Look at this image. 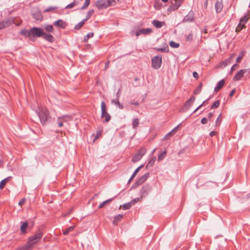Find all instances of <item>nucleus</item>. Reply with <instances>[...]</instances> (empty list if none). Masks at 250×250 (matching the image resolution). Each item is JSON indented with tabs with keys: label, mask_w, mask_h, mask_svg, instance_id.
I'll use <instances>...</instances> for the list:
<instances>
[{
	"label": "nucleus",
	"mask_w": 250,
	"mask_h": 250,
	"mask_svg": "<svg viewBox=\"0 0 250 250\" xmlns=\"http://www.w3.org/2000/svg\"><path fill=\"white\" fill-rule=\"evenodd\" d=\"M43 32V29L41 28L33 27L30 30H21L20 34L26 37H29L31 41H34L35 37H42Z\"/></svg>",
	"instance_id": "1"
},
{
	"label": "nucleus",
	"mask_w": 250,
	"mask_h": 250,
	"mask_svg": "<svg viewBox=\"0 0 250 250\" xmlns=\"http://www.w3.org/2000/svg\"><path fill=\"white\" fill-rule=\"evenodd\" d=\"M37 113L42 124L44 125L49 118V113L48 110L44 107L41 106L39 107Z\"/></svg>",
	"instance_id": "2"
},
{
	"label": "nucleus",
	"mask_w": 250,
	"mask_h": 250,
	"mask_svg": "<svg viewBox=\"0 0 250 250\" xmlns=\"http://www.w3.org/2000/svg\"><path fill=\"white\" fill-rule=\"evenodd\" d=\"M43 236L42 232L39 231L34 235L30 237L27 242V246L32 250L33 246L37 244L42 238Z\"/></svg>",
	"instance_id": "3"
},
{
	"label": "nucleus",
	"mask_w": 250,
	"mask_h": 250,
	"mask_svg": "<svg viewBox=\"0 0 250 250\" xmlns=\"http://www.w3.org/2000/svg\"><path fill=\"white\" fill-rule=\"evenodd\" d=\"M13 23H15L16 25L19 26L21 24V21L19 20V22L17 23L15 20L12 19V18H9L4 20L0 22V29L8 27Z\"/></svg>",
	"instance_id": "4"
},
{
	"label": "nucleus",
	"mask_w": 250,
	"mask_h": 250,
	"mask_svg": "<svg viewBox=\"0 0 250 250\" xmlns=\"http://www.w3.org/2000/svg\"><path fill=\"white\" fill-rule=\"evenodd\" d=\"M101 117L104 118L105 122H108L111 119V116L106 111V106L104 102L103 101L101 103Z\"/></svg>",
	"instance_id": "5"
},
{
	"label": "nucleus",
	"mask_w": 250,
	"mask_h": 250,
	"mask_svg": "<svg viewBox=\"0 0 250 250\" xmlns=\"http://www.w3.org/2000/svg\"><path fill=\"white\" fill-rule=\"evenodd\" d=\"M146 149L145 148H141L133 156L132 162L136 163L142 159L143 156L146 154Z\"/></svg>",
	"instance_id": "6"
},
{
	"label": "nucleus",
	"mask_w": 250,
	"mask_h": 250,
	"mask_svg": "<svg viewBox=\"0 0 250 250\" xmlns=\"http://www.w3.org/2000/svg\"><path fill=\"white\" fill-rule=\"evenodd\" d=\"M162 57L160 56H156L152 59V66L156 69H159L162 64Z\"/></svg>",
	"instance_id": "7"
},
{
	"label": "nucleus",
	"mask_w": 250,
	"mask_h": 250,
	"mask_svg": "<svg viewBox=\"0 0 250 250\" xmlns=\"http://www.w3.org/2000/svg\"><path fill=\"white\" fill-rule=\"evenodd\" d=\"M249 19V15H245L242 19L240 21V22L236 28V31L239 32L241 31L245 26V24L248 21Z\"/></svg>",
	"instance_id": "8"
},
{
	"label": "nucleus",
	"mask_w": 250,
	"mask_h": 250,
	"mask_svg": "<svg viewBox=\"0 0 250 250\" xmlns=\"http://www.w3.org/2000/svg\"><path fill=\"white\" fill-rule=\"evenodd\" d=\"M71 119L72 118L69 115H63L59 117L57 120L59 127L62 126L63 122H67L71 120Z\"/></svg>",
	"instance_id": "9"
},
{
	"label": "nucleus",
	"mask_w": 250,
	"mask_h": 250,
	"mask_svg": "<svg viewBox=\"0 0 250 250\" xmlns=\"http://www.w3.org/2000/svg\"><path fill=\"white\" fill-rule=\"evenodd\" d=\"M95 5L99 9L106 8L109 6L106 0H97L95 2Z\"/></svg>",
	"instance_id": "10"
},
{
	"label": "nucleus",
	"mask_w": 250,
	"mask_h": 250,
	"mask_svg": "<svg viewBox=\"0 0 250 250\" xmlns=\"http://www.w3.org/2000/svg\"><path fill=\"white\" fill-rule=\"evenodd\" d=\"M247 71V69H241L239 70L234 76L233 80L238 81H239L244 76V74Z\"/></svg>",
	"instance_id": "11"
},
{
	"label": "nucleus",
	"mask_w": 250,
	"mask_h": 250,
	"mask_svg": "<svg viewBox=\"0 0 250 250\" xmlns=\"http://www.w3.org/2000/svg\"><path fill=\"white\" fill-rule=\"evenodd\" d=\"M152 32V29L148 28L146 29H141L137 31L136 33V36L138 37L141 34L147 35Z\"/></svg>",
	"instance_id": "12"
},
{
	"label": "nucleus",
	"mask_w": 250,
	"mask_h": 250,
	"mask_svg": "<svg viewBox=\"0 0 250 250\" xmlns=\"http://www.w3.org/2000/svg\"><path fill=\"white\" fill-rule=\"evenodd\" d=\"M215 10L217 13H220L223 8L222 0H217L215 5Z\"/></svg>",
	"instance_id": "13"
},
{
	"label": "nucleus",
	"mask_w": 250,
	"mask_h": 250,
	"mask_svg": "<svg viewBox=\"0 0 250 250\" xmlns=\"http://www.w3.org/2000/svg\"><path fill=\"white\" fill-rule=\"evenodd\" d=\"M54 24L56 27H61L62 29H64L67 26L66 23L62 20H59L55 21L54 22Z\"/></svg>",
	"instance_id": "14"
},
{
	"label": "nucleus",
	"mask_w": 250,
	"mask_h": 250,
	"mask_svg": "<svg viewBox=\"0 0 250 250\" xmlns=\"http://www.w3.org/2000/svg\"><path fill=\"white\" fill-rule=\"evenodd\" d=\"M42 37L44 40H45L46 41H47V42H54V41L55 40L54 38L53 37V36H52L50 34H47V33H45L44 32H43V33Z\"/></svg>",
	"instance_id": "15"
},
{
	"label": "nucleus",
	"mask_w": 250,
	"mask_h": 250,
	"mask_svg": "<svg viewBox=\"0 0 250 250\" xmlns=\"http://www.w3.org/2000/svg\"><path fill=\"white\" fill-rule=\"evenodd\" d=\"M152 23L157 28H160L165 25L164 21H160L156 20L153 21Z\"/></svg>",
	"instance_id": "16"
},
{
	"label": "nucleus",
	"mask_w": 250,
	"mask_h": 250,
	"mask_svg": "<svg viewBox=\"0 0 250 250\" xmlns=\"http://www.w3.org/2000/svg\"><path fill=\"white\" fill-rule=\"evenodd\" d=\"M149 173H146L144 175H143L137 182L138 184H143L148 177Z\"/></svg>",
	"instance_id": "17"
},
{
	"label": "nucleus",
	"mask_w": 250,
	"mask_h": 250,
	"mask_svg": "<svg viewBox=\"0 0 250 250\" xmlns=\"http://www.w3.org/2000/svg\"><path fill=\"white\" fill-rule=\"evenodd\" d=\"M111 104L115 105L119 108L122 109L124 107L123 104H121L118 99L113 100L111 101Z\"/></svg>",
	"instance_id": "18"
},
{
	"label": "nucleus",
	"mask_w": 250,
	"mask_h": 250,
	"mask_svg": "<svg viewBox=\"0 0 250 250\" xmlns=\"http://www.w3.org/2000/svg\"><path fill=\"white\" fill-rule=\"evenodd\" d=\"M123 218V215L122 214H118L115 216L113 221V224L114 225H117L118 223V222H119L122 220Z\"/></svg>",
	"instance_id": "19"
},
{
	"label": "nucleus",
	"mask_w": 250,
	"mask_h": 250,
	"mask_svg": "<svg viewBox=\"0 0 250 250\" xmlns=\"http://www.w3.org/2000/svg\"><path fill=\"white\" fill-rule=\"evenodd\" d=\"M224 84H225V81L224 80H222L218 82V83H217V85H216V86L214 88V91H218L224 86Z\"/></svg>",
	"instance_id": "20"
},
{
	"label": "nucleus",
	"mask_w": 250,
	"mask_h": 250,
	"mask_svg": "<svg viewBox=\"0 0 250 250\" xmlns=\"http://www.w3.org/2000/svg\"><path fill=\"white\" fill-rule=\"evenodd\" d=\"M179 125H177V126H176L170 132H169L168 134H167L165 137V139H168L169 138V136H171L173 135L176 132L177 129H178Z\"/></svg>",
	"instance_id": "21"
},
{
	"label": "nucleus",
	"mask_w": 250,
	"mask_h": 250,
	"mask_svg": "<svg viewBox=\"0 0 250 250\" xmlns=\"http://www.w3.org/2000/svg\"><path fill=\"white\" fill-rule=\"evenodd\" d=\"M11 177H8L2 180L0 182V189H2L4 186H5L6 184L10 180Z\"/></svg>",
	"instance_id": "22"
},
{
	"label": "nucleus",
	"mask_w": 250,
	"mask_h": 250,
	"mask_svg": "<svg viewBox=\"0 0 250 250\" xmlns=\"http://www.w3.org/2000/svg\"><path fill=\"white\" fill-rule=\"evenodd\" d=\"M21 230L22 233H25L28 227L27 222H21Z\"/></svg>",
	"instance_id": "23"
},
{
	"label": "nucleus",
	"mask_w": 250,
	"mask_h": 250,
	"mask_svg": "<svg viewBox=\"0 0 250 250\" xmlns=\"http://www.w3.org/2000/svg\"><path fill=\"white\" fill-rule=\"evenodd\" d=\"M195 97L192 96L191 97L188 101H187L185 104V106L187 107H190L192 104H193V103L194 102V101H195Z\"/></svg>",
	"instance_id": "24"
},
{
	"label": "nucleus",
	"mask_w": 250,
	"mask_h": 250,
	"mask_svg": "<svg viewBox=\"0 0 250 250\" xmlns=\"http://www.w3.org/2000/svg\"><path fill=\"white\" fill-rule=\"evenodd\" d=\"M45 30L48 33H53L54 29L52 25H47L44 27Z\"/></svg>",
	"instance_id": "25"
},
{
	"label": "nucleus",
	"mask_w": 250,
	"mask_h": 250,
	"mask_svg": "<svg viewBox=\"0 0 250 250\" xmlns=\"http://www.w3.org/2000/svg\"><path fill=\"white\" fill-rule=\"evenodd\" d=\"M57 9V7L51 6H49L48 8L45 9L43 11V13H47V12H52V11H54V10H55Z\"/></svg>",
	"instance_id": "26"
},
{
	"label": "nucleus",
	"mask_w": 250,
	"mask_h": 250,
	"mask_svg": "<svg viewBox=\"0 0 250 250\" xmlns=\"http://www.w3.org/2000/svg\"><path fill=\"white\" fill-rule=\"evenodd\" d=\"M166 153H167V151L166 150L161 152L158 156V161H161V160L164 159L166 156Z\"/></svg>",
	"instance_id": "27"
},
{
	"label": "nucleus",
	"mask_w": 250,
	"mask_h": 250,
	"mask_svg": "<svg viewBox=\"0 0 250 250\" xmlns=\"http://www.w3.org/2000/svg\"><path fill=\"white\" fill-rule=\"evenodd\" d=\"M86 21H84V20H83L81 22L78 23L77 24H76L74 27L75 29H79L81 28L84 24Z\"/></svg>",
	"instance_id": "28"
},
{
	"label": "nucleus",
	"mask_w": 250,
	"mask_h": 250,
	"mask_svg": "<svg viewBox=\"0 0 250 250\" xmlns=\"http://www.w3.org/2000/svg\"><path fill=\"white\" fill-rule=\"evenodd\" d=\"M139 124V120L137 118H135L132 121V127L134 128H136Z\"/></svg>",
	"instance_id": "29"
},
{
	"label": "nucleus",
	"mask_w": 250,
	"mask_h": 250,
	"mask_svg": "<svg viewBox=\"0 0 250 250\" xmlns=\"http://www.w3.org/2000/svg\"><path fill=\"white\" fill-rule=\"evenodd\" d=\"M93 35H94V33L93 32H90V33H88L87 35L86 36H85L84 38V40H83L84 42H87L88 39L89 38L93 37Z\"/></svg>",
	"instance_id": "30"
},
{
	"label": "nucleus",
	"mask_w": 250,
	"mask_h": 250,
	"mask_svg": "<svg viewBox=\"0 0 250 250\" xmlns=\"http://www.w3.org/2000/svg\"><path fill=\"white\" fill-rule=\"evenodd\" d=\"M112 199H109L103 202L99 205V208H103L105 205H106V204L110 203L112 201Z\"/></svg>",
	"instance_id": "31"
},
{
	"label": "nucleus",
	"mask_w": 250,
	"mask_h": 250,
	"mask_svg": "<svg viewBox=\"0 0 250 250\" xmlns=\"http://www.w3.org/2000/svg\"><path fill=\"white\" fill-rule=\"evenodd\" d=\"M74 228H75L74 226H71V227H69L66 229H65L63 231V234L67 235V234L69 233V232L72 231L74 229Z\"/></svg>",
	"instance_id": "32"
},
{
	"label": "nucleus",
	"mask_w": 250,
	"mask_h": 250,
	"mask_svg": "<svg viewBox=\"0 0 250 250\" xmlns=\"http://www.w3.org/2000/svg\"><path fill=\"white\" fill-rule=\"evenodd\" d=\"M235 54H232L230 57H229L228 60H227L225 62L223 63H225V65H227L228 63H230L232 60L233 59V57H234Z\"/></svg>",
	"instance_id": "33"
},
{
	"label": "nucleus",
	"mask_w": 250,
	"mask_h": 250,
	"mask_svg": "<svg viewBox=\"0 0 250 250\" xmlns=\"http://www.w3.org/2000/svg\"><path fill=\"white\" fill-rule=\"evenodd\" d=\"M132 206V203L128 202L127 203L123 205V208L124 209H127L130 208Z\"/></svg>",
	"instance_id": "34"
},
{
	"label": "nucleus",
	"mask_w": 250,
	"mask_h": 250,
	"mask_svg": "<svg viewBox=\"0 0 250 250\" xmlns=\"http://www.w3.org/2000/svg\"><path fill=\"white\" fill-rule=\"evenodd\" d=\"M78 4V2L74 1L72 2V3L68 4L65 7V8H66V9L71 8H73L74 6L77 5Z\"/></svg>",
	"instance_id": "35"
},
{
	"label": "nucleus",
	"mask_w": 250,
	"mask_h": 250,
	"mask_svg": "<svg viewBox=\"0 0 250 250\" xmlns=\"http://www.w3.org/2000/svg\"><path fill=\"white\" fill-rule=\"evenodd\" d=\"M93 13H94L93 10H89L87 13V15L86 16L85 19H84V21H87L90 18V17L92 16V15L93 14Z\"/></svg>",
	"instance_id": "36"
},
{
	"label": "nucleus",
	"mask_w": 250,
	"mask_h": 250,
	"mask_svg": "<svg viewBox=\"0 0 250 250\" xmlns=\"http://www.w3.org/2000/svg\"><path fill=\"white\" fill-rule=\"evenodd\" d=\"M169 45L172 48H177L179 46V44L173 41H171L169 42Z\"/></svg>",
	"instance_id": "37"
},
{
	"label": "nucleus",
	"mask_w": 250,
	"mask_h": 250,
	"mask_svg": "<svg viewBox=\"0 0 250 250\" xmlns=\"http://www.w3.org/2000/svg\"><path fill=\"white\" fill-rule=\"evenodd\" d=\"M157 50L158 51L162 52H167L168 51V47L167 46L166 47H165L164 48H157Z\"/></svg>",
	"instance_id": "38"
},
{
	"label": "nucleus",
	"mask_w": 250,
	"mask_h": 250,
	"mask_svg": "<svg viewBox=\"0 0 250 250\" xmlns=\"http://www.w3.org/2000/svg\"><path fill=\"white\" fill-rule=\"evenodd\" d=\"M244 53L243 52H241L239 55L238 56V57L236 59V62L237 63H239L240 62V61H241L242 59L243 58V57H244Z\"/></svg>",
	"instance_id": "39"
},
{
	"label": "nucleus",
	"mask_w": 250,
	"mask_h": 250,
	"mask_svg": "<svg viewBox=\"0 0 250 250\" xmlns=\"http://www.w3.org/2000/svg\"><path fill=\"white\" fill-rule=\"evenodd\" d=\"M155 160H156V157H153L149 162V163L147 164V166H146V167H152L155 161Z\"/></svg>",
	"instance_id": "40"
},
{
	"label": "nucleus",
	"mask_w": 250,
	"mask_h": 250,
	"mask_svg": "<svg viewBox=\"0 0 250 250\" xmlns=\"http://www.w3.org/2000/svg\"><path fill=\"white\" fill-rule=\"evenodd\" d=\"M90 3V0H85L83 5L81 7V9L86 8Z\"/></svg>",
	"instance_id": "41"
},
{
	"label": "nucleus",
	"mask_w": 250,
	"mask_h": 250,
	"mask_svg": "<svg viewBox=\"0 0 250 250\" xmlns=\"http://www.w3.org/2000/svg\"><path fill=\"white\" fill-rule=\"evenodd\" d=\"M220 104V102L219 101H216L213 103L212 106H211V108H215L219 106Z\"/></svg>",
	"instance_id": "42"
},
{
	"label": "nucleus",
	"mask_w": 250,
	"mask_h": 250,
	"mask_svg": "<svg viewBox=\"0 0 250 250\" xmlns=\"http://www.w3.org/2000/svg\"><path fill=\"white\" fill-rule=\"evenodd\" d=\"M201 88H202V83H200V85H199V87L195 90L194 93L195 94H198L199 93H200L201 90Z\"/></svg>",
	"instance_id": "43"
},
{
	"label": "nucleus",
	"mask_w": 250,
	"mask_h": 250,
	"mask_svg": "<svg viewBox=\"0 0 250 250\" xmlns=\"http://www.w3.org/2000/svg\"><path fill=\"white\" fill-rule=\"evenodd\" d=\"M16 250H31L29 248V247H28L27 245H26L24 247L19 248L18 249H17Z\"/></svg>",
	"instance_id": "44"
},
{
	"label": "nucleus",
	"mask_w": 250,
	"mask_h": 250,
	"mask_svg": "<svg viewBox=\"0 0 250 250\" xmlns=\"http://www.w3.org/2000/svg\"><path fill=\"white\" fill-rule=\"evenodd\" d=\"M238 65L237 64H234L231 68L230 73H232L233 71H234L236 68L238 67Z\"/></svg>",
	"instance_id": "45"
},
{
	"label": "nucleus",
	"mask_w": 250,
	"mask_h": 250,
	"mask_svg": "<svg viewBox=\"0 0 250 250\" xmlns=\"http://www.w3.org/2000/svg\"><path fill=\"white\" fill-rule=\"evenodd\" d=\"M192 20H193L192 18H190L189 16H187L184 18V21H192Z\"/></svg>",
	"instance_id": "46"
},
{
	"label": "nucleus",
	"mask_w": 250,
	"mask_h": 250,
	"mask_svg": "<svg viewBox=\"0 0 250 250\" xmlns=\"http://www.w3.org/2000/svg\"><path fill=\"white\" fill-rule=\"evenodd\" d=\"M25 201H26V199H25V198H22V199H21V200L19 202V205L20 206H21L23 205L25 203Z\"/></svg>",
	"instance_id": "47"
},
{
	"label": "nucleus",
	"mask_w": 250,
	"mask_h": 250,
	"mask_svg": "<svg viewBox=\"0 0 250 250\" xmlns=\"http://www.w3.org/2000/svg\"><path fill=\"white\" fill-rule=\"evenodd\" d=\"M107 3L109 4V6L112 5L113 3H115L116 2L114 0H107Z\"/></svg>",
	"instance_id": "48"
},
{
	"label": "nucleus",
	"mask_w": 250,
	"mask_h": 250,
	"mask_svg": "<svg viewBox=\"0 0 250 250\" xmlns=\"http://www.w3.org/2000/svg\"><path fill=\"white\" fill-rule=\"evenodd\" d=\"M192 39V34H190L187 37V40L188 41H191Z\"/></svg>",
	"instance_id": "49"
},
{
	"label": "nucleus",
	"mask_w": 250,
	"mask_h": 250,
	"mask_svg": "<svg viewBox=\"0 0 250 250\" xmlns=\"http://www.w3.org/2000/svg\"><path fill=\"white\" fill-rule=\"evenodd\" d=\"M102 131L101 130H99L97 132V135L95 139H97L99 137L101 136L102 135Z\"/></svg>",
	"instance_id": "50"
},
{
	"label": "nucleus",
	"mask_w": 250,
	"mask_h": 250,
	"mask_svg": "<svg viewBox=\"0 0 250 250\" xmlns=\"http://www.w3.org/2000/svg\"><path fill=\"white\" fill-rule=\"evenodd\" d=\"M140 200L139 198H135L133 200H132L130 202L132 203V205L135 204L136 203L138 202Z\"/></svg>",
	"instance_id": "51"
},
{
	"label": "nucleus",
	"mask_w": 250,
	"mask_h": 250,
	"mask_svg": "<svg viewBox=\"0 0 250 250\" xmlns=\"http://www.w3.org/2000/svg\"><path fill=\"white\" fill-rule=\"evenodd\" d=\"M207 122H208V119L206 118H203L201 120V123L202 124H206L207 123Z\"/></svg>",
	"instance_id": "52"
},
{
	"label": "nucleus",
	"mask_w": 250,
	"mask_h": 250,
	"mask_svg": "<svg viewBox=\"0 0 250 250\" xmlns=\"http://www.w3.org/2000/svg\"><path fill=\"white\" fill-rule=\"evenodd\" d=\"M146 190H147V188L143 187V188H142V191H141V193H142V195H144L145 193L146 192Z\"/></svg>",
	"instance_id": "53"
},
{
	"label": "nucleus",
	"mask_w": 250,
	"mask_h": 250,
	"mask_svg": "<svg viewBox=\"0 0 250 250\" xmlns=\"http://www.w3.org/2000/svg\"><path fill=\"white\" fill-rule=\"evenodd\" d=\"M220 116H221V115H219V117L217 118V119L216 120V125H219L220 124L221 120L220 121L219 120V118Z\"/></svg>",
	"instance_id": "54"
},
{
	"label": "nucleus",
	"mask_w": 250,
	"mask_h": 250,
	"mask_svg": "<svg viewBox=\"0 0 250 250\" xmlns=\"http://www.w3.org/2000/svg\"><path fill=\"white\" fill-rule=\"evenodd\" d=\"M121 95V92H120V90L119 89L118 92H117V94H116V96H117V99H118L119 98L120 96Z\"/></svg>",
	"instance_id": "55"
},
{
	"label": "nucleus",
	"mask_w": 250,
	"mask_h": 250,
	"mask_svg": "<svg viewBox=\"0 0 250 250\" xmlns=\"http://www.w3.org/2000/svg\"><path fill=\"white\" fill-rule=\"evenodd\" d=\"M204 103H205V102H204L203 103V104H201L200 105H199V106H198V107H197V108H196V109L194 111V112H194H194H195L197 110H198L199 108H200L203 106V105L204 104Z\"/></svg>",
	"instance_id": "56"
},
{
	"label": "nucleus",
	"mask_w": 250,
	"mask_h": 250,
	"mask_svg": "<svg viewBox=\"0 0 250 250\" xmlns=\"http://www.w3.org/2000/svg\"><path fill=\"white\" fill-rule=\"evenodd\" d=\"M12 19H14V20H15V21H16V22H17V23H18V22H19V20L21 21V19H20V18H12Z\"/></svg>",
	"instance_id": "57"
},
{
	"label": "nucleus",
	"mask_w": 250,
	"mask_h": 250,
	"mask_svg": "<svg viewBox=\"0 0 250 250\" xmlns=\"http://www.w3.org/2000/svg\"><path fill=\"white\" fill-rule=\"evenodd\" d=\"M215 134H216V132L214 131L210 132L209 133V135L211 137L214 136Z\"/></svg>",
	"instance_id": "58"
},
{
	"label": "nucleus",
	"mask_w": 250,
	"mask_h": 250,
	"mask_svg": "<svg viewBox=\"0 0 250 250\" xmlns=\"http://www.w3.org/2000/svg\"><path fill=\"white\" fill-rule=\"evenodd\" d=\"M234 92H235V89L232 90L230 92V93H229V96L230 97L232 96L233 95Z\"/></svg>",
	"instance_id": "59"
},
{
	"label": "nucleus",
	"mask_w": 250,
	"mask_h": 250,
	"mask_svg": "<svg viewBox=\"0 0 250 250\" xmlns=\"http://www.w3.org/2000/svg\"><path fill=\"white\" fill-rule=\"evenodd\" d=\"M193 77H194V78H197V77H198V74H197V72H193Z\"/></svg>",
	"instance_id": "60"
},
{
	"label": "nucleus",
	"mask_w": 250,
	"mask_h": 250,
	"mask_svg": "<svg viewBox=\"0 0 250 250\" xmlns=\"http://www.w3.org/2000/svg\"><path fill=\"white\" fill-rule=\"evenodd\" d=\"M139 171V168H137L134 172V173H133V174L135 176L136 175V174L138 172V171Z\"/></svg>",
	"instance_id": "61"
},
{
	"label": "nucleus",
	"mask_w": 250,
	"mask_h": 250,
	"mask_svg": "<svg viewBox=\"0 0 250 250\" xmlns=\"http://www.w3.org/2000/svg\"><path fill=\"white\" fill-rule=\"evenodd\" d=\"M212 115H213V113H209L208 114V118L209 119H210L211 118V117H212Z\"/></svg>",
	"instance_id": "62"
},
{
	"label": "nucleus",
	"mask_w": 250,
	"mask_h": 250,
	"mask_svg": "<svg viewBox=\"0 0 250 250\" xmlns=\"http://www.w3.org/2000/svg\"><path fill=\"white\" fill-rule=\"evenodd\" d=\"M135 176H134L133 174H132V175L131 176V177H130V178L129 179V181H128V182H130V181H131L134 178V177H135Z\"/></svg>",
	"instance_id": "63"
},
{
	"label": "nucleus",
	"mask_w": 250,
	"mask_h": 250,
	"mask_svg": "<svg viewBox=\"0 0 250 250\" xmlns=\"http://www.w3.org/2000/svg\"><path fill=\"white\" fill-rule=\"evenodd\" d=\"M203 32H204V33L206 34L208 33V30L207 28H205L203 29Z\"/></svg>",
	"instance_id": "64"
}]
</instances>
